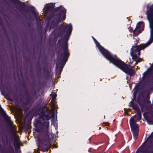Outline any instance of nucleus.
<instances>
[{
	"label": "nucleus",
	"instance_id": "1",
	"mask_svg": "<svg viewBox=\"0 0 153 153\" xmlns=\"http://www.w3.org/2000/svg\"><path fill=\"white\" fill-rule=\"evenodd\" d=\"M103 56L108 60L119 68L126 74L131 76L135 74V72L133 69L134 67L127 65L119 59L115 55H111L106 50L102 49L100 50Z\"/></svg>",
	"mask_w": 153,
	"mask_h": 153
},
{
	"label": "nucleus",
	"instance_id": "2",
	"mask_svg": "<svg viewBox=\"0 0 153 153\" xmlns=\"http://www.w3.org/2000/svg\"><path fill=\"white\" fill-rule=\"evenodd\" d=\"M153 42V34L151 36L148 42L146 44H141L139 46H132L131 49L130 54L132 57V59L134 60L136 62L134 65H136L138 62L136 61L137 59L140 55V51L143 49L147 47Z\"/></svg>",
	"mask_w": 153,
	"mask_h": 153
},
{
	"label": "nucleus",
	"instance_id": "3",
	"mask_svg": "<svg viewBox=\"0 0 153 153\" xmlns=\"http://www.w3.org/2000/svg\"><path fill=\"white\" fill-rule=\"evenodd\" d=\"M141 114L140 113H138L137 116V119L136 120H134V117H131L129 123L131 130L135 139L137 138L139 132L138 126L136 123V122L137 121H139L141 119Z\"/></svg>",
	"mask_w": 153,
	"mask_h": 153
},
{
	"label": "nucleus",
	"instance_id": "4",
	"mask_svg": "<svg viewBox=\"0 0 153 153\" xmlns=\"http://www.w3.org/2000/svg\"><path fill=\"white\" fill-rule=\"evenodd\" d=\"M143 28V24L142 23L139 22L137 25L136 28L133 31V35L136 36L140 33Z\"/></svg>",
	"mask_w": 153,
	"mask_h": 153
},
{
	"label": "nucleus",
	"instance_id": "5",
	"mask_svg": "<svg viewBox=\"0 0 153 153\" xmlns=\"http://www.w3.org/2000/svg\"><path fill=\"white\" fill-rule=\"evenodd\" d=\"M64 28L62 29V31L66 32L67 35L70 34L72 30V27L71 24H66L63 26Z\"/></svg>",
	"mask_w": 153,
	"mask_h": 153
},
{
	"label": "nucleus",
	"instance_id": "6",
	"mask_svg": "<svg viewBox=\"0 0 153 153\" xmlns=\"http://www.w3.org/2000/svg\"><path fill=\"white\" fill-rule=\"evenodd\" d=\"M147 145L152 146L153 145V132L148 137L147 139L145 141Z\"/></svg>",
	"mask_w": 153,
	"mask_h": 153
},
{
	"label": "nucleus",
	"instance_id": "7",
	"mask_svg": "<svg viewBox=\"0 0 153 153\" xmlns=\"http://www.w3.org/2000/svg\"><path fill=\"white\" fill-rule=\"evenodd\" d=\"M58 10L61 11L64 14L63 17L62 18V20L63 21L65 19V13L66 12V10L62 6H60L58 8Z\"/></svg>",
	"mask_w": 153,
	"mask_h": 153
},
{
	"label": "nucleus",
	"instance_id": "8",
	"mask_svg": "<svg viewBox=\"0 0 153 153\" xmlns=\"http://www.w3.org/2000/svg\"><path fill=\"white\" fill-rule=\"evenodd\" d=\"M37 140L39 144V146H40L42 148H43L44 147L46 149V145L44 144H42V143L40 141L39 139H38ZM45 149H43L42 151H44Z\"/></svg>",
	"mask_w": 153,
	"mask_h": 153
},
{
	"label": "nucleus",
	"instance_id": "9",
	"mask_svg": "<svg viewBox=\"0 0 153 153\" xmlns=\"http://www.w3.org/2000/svg\"><path fill=\"white\" fill-rule=\"evenodd\" d=\"M65 56H68V51L67 50V47L66 45L65 46Z\"/></svg>",
	"mask_w": 153,
	"mask_h": 153
},
{
	"label": "nucleus",
	"instance_id": "10",
	"mask_svg": "<svg viewBox=\"0 0 153 153\" xmlns=\"http://www.w3.org/2000/svg\"><path fill=\"white\" fill-rule=\"evenodd\" d=\"M50 119V117L49 115L45 116L43 117V119H45L47 120H48Z\"/></svg>",
	"mask_w": 153,
	"mask_h": 153
},
{
	"label": "nucleus",
	"instance_id": "11",
	"mask_svg": "<svg viewBox=\"0 0 153 153\" xmlns=\"http://www.w3.org/2000/svg\"><path fill=\"white\" fill-rule=\"evenodd\" d=\"M134 109L136 110H137L138 108V106L134 104L133 106L132 107Z\"/></svg>",
	"mask_w": 153,
	"mask_h": 153
},
{
	"label": "nucleus",
	"instance_id": "12",
	"mask_svg": "<svg viewBox=\"0 0 153 153\" xmlns=\"http://www.w3.org/2000/svg\"><path fill=\"white\" fill-rule=\"evenodd\" d=\"M134 104L132 101H131L129 103V106L130 107H132Z\"/></svg>",
	"mask_w": 153,
	"mask_h": 153
},
{
	"label": "nucleus",
	"instance_id": "13",
	"mask_svg": "<svg viewBox=\"0 0 153 153\" xmlns=\"http://www.w3.org/2000/svg\"><path fill=\"white\" fill-rule=\"evenodd\" d=\"M54 7V4H51L49 6V8L50 9L53 8Z\"/></svg>",
	"mask_w": 153,
	"mask_h": 153
},
{
	"label": "nucleus",
	"instance_id": "14",
	"mask_svg": "<svg viewBox=\"0 0 153 153\" xmlns=\"http://www.w3.org/2000/svg\"><path fill=\"white\" fill-rule=\"evenodd\" d=\"M52 95H53L52 100H54L56 97V94H52Z\"/></svg>",
	"mask_w": 153,
	"mask_h": 153
},
{
	"label": "nucleus",
	"instance_id": "15",
	"mask_svg": "<svg viewBox=\"0 0 153 153\" xmlns=\"http://www.w3.org/2000/svg\"><path fill=\"white\" fill-rule=\"evenodd\" d=\"M46 132H47L48 131V127L49 125V122H46Z\"/></svg>",
	"mask_w": 153,
	"mask_h": 153
},
{
	"label": "nucleus",
	"instance_id": "16",
	"mask_svg": "<svg viewBox=\"0 0 153 153\" xmlns=\"http://www.w3.org/2000/svg\"><path fill=\"white\" fill-rule=\"evenodd\" d=\"M142 59L141 58H140L138 59L137 60H136V61H137L138 62H141L142 61Z\"/></svg>",
	"mask_w": 153,
	"mask_h": 153
},
{
	"label": "nucleus",
	"instance_id": "17",
	"mask_svg": "<svg viewBox=\"0 0 153 153\" xmlns=\"http://www.w3.org/2000/svg\"><path fill=\"white\" fill-rule=\"evenodd\" d=\"M150 22H151L152 23H153V19H151V20H150Z\"/></svg>",
	"mask_w": 153,
	"mask_h": 153
},
{
	"label": "nucleus",
	"instance_id": "18",
	"mask_svg": "<svg viewBox=\"0 0 153 153\" xmlns=\"http://www.w3.org/2000/svg\"><path fill=\"white\" fill-rule=\"evenodd\" d=\"M55 104H54V105H53V106H52L53 108H55Z\"/></svg>",
	"mask_w": 153,
	"mask_h": 153
},
{
	"label": "nucleus",
	"instance_id": "19",
	"mask_svg": "<svg viewBox=\"0 0 153 153\" xmlns=\"http://www.w3.org/2000/svg\"><path fill=\"white\" fill-rule=\"evenodd\" d=\"M150 122H151V123H149V124H153V120L152 121Z\"/></svg>",
	"mask_w": 153,
	"mask_h": 153
},
{
	"label": "nucleus",
	"instance_id": "20",
	"mask_svg": "<svg viewBox=\"0 0 153 153\" xmlns=\"http://www.w3.org/2000/svg\"><path fill=\"white\" fill-rule=\"evenodd\" d=\"M17 145H18V146H19V143H18V142L17 143Z\"/></svg>",
	"mask_w": 153,
	"mask_h": 153
},
{
	"label": "nucleus",
	"instance_id": "21",
	"mask_svg": "<svg viewBox=\"0 0 153 153\" xmlns=\"http://www.w3.org/2000/svg\"><path fill=\"white\" fill-rule=\"evenodd\" d=\"M92 38H93V39H94V37H92Z\"/></svg>",
	"mask_w": 153,
	"mask_h": 153
}]
</instances>
